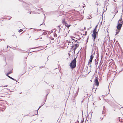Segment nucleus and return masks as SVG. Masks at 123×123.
Wrapping results in <instances>:
<instances>
[{
	"label": "nucleus",
	"instance_id": "1",
	"mask_svg": "<svg viewBox=\"0 0 123 123\" xmlns=\"http://www.w3.org/2000/svg\"><path fill=\"white\" fill-rule=\"evenodd\" d=\"M77 56L70 63L69 66L71 69L73 70L74 68H75L76 66V58Z\"/></svg>",
	"mask_w": 123,
	"mask_h": 123
},
{
	"label": "nucleus",
	"instance_id": "2",
	"mask_svg": "<svg viewBox=\"0 0 123 123\" xmlns=\"http://www.w3.org/2000/svg\"><path fill=\"white\" fill-rule=\"evenodd\" d=\"M122 15L121 16V18L119 20L117 23V29L120 30L122 27V25L123 24V21L122 17Z\"/></svg>",
	"mask_w": 123,
	"mask_h": 123
},
{
	"label": "nucleus",
	"instance_id": "3",
	"mask_svg": "<svg viewBox=\"0 0 123 123\" xmlns=\"http://www.w3.org/2000/svg\"><path fill=\"white\" fill-rule=\"evenodd\" d=\"M95 84L96 86H98L99 85V83L98 80L97 78H95L94 81Z\"/></svg>",
	"mask_w": 123,
	"mask_h": 123
},
{
	"label": "nucleus",
	"instance_id": "4",
	"mask_svg": "<svg viewBox=\"0 0 123 123\" xmlns=\"http://www.w3.org/2000/svg\"><path fill=\"white\" fill-rule=\"evenodd\" d=\"M97 35H98V32L93 31V33L92 35V37H96Z\"/></svg>",
	"mask_w": 123,
	"mask_h": 123
},
{
	"label": "nucleus",
	"instance_id": "5",
	"mask_svg": "<svg viewBox=\"0 0 123 123\" xmlns=\"http://www.w3.org/2000/svg\"><path fill=\"white\" fill-rule=\"evenodd\" d=\"M78 47V46H77V45H76L75 46V47L74 48L72 49V51H73V50H74V54H75V51L76 50V49H77Z\"/></svg>",
	"mask_w": 123,
	"mask_h": 123
},
{
	"label": "nucleus",
	"instance_id": "6",
	"mask_svg": "<svg viewBox=\"0 0 123 123\" xmlns=\"http://www.w3.org/2000/svg\"><path fill=\"white\" fill-rule=\"evenodd\" d=\"M92 59H90L88 61V64L89 65L90 64V67L91 66V64L92 61Z\"/></svg>",
	"mask_w": 123,
	"mask_h": 123
},
{
	"label": "nucleus",
	"instance_id": "7",
	"mask_svg": "<svg viewBox=\"0 0 123 123\" xmlns=\"http://www.w3.org/2000/svg\"><path fill=\"white\" fill-rule=\"evenodd\" d=\"M93 50H92V55H91L90 56V59H93V57H94V55H93L92 54V53L93 52Z\"/></svg>",
	"mask_w": 123,
	"mask_h": 123
},
{
	"label": "nucleus",
	"instance_id": "8",
	"mask_svg": "<svg viewBox=\"0 0 123 123\" xmlns=\"http://www.w3.org/2000/svg\"><path fill=\"white\" fill-rule=\"evenodd\" d=\"M47 94L46 96V97H47V95L49 92V90L48 89L46 90Z\"/></svg>",
	"mask_w": 123,
	"mask_h": 123
},
{
	"label": "nucleus",
	"instance_id": "9",
	"mask_svg": "<svg viewBox=\"0 0 123 123\" xmlns=\"http://www.w3.org/2000/svg\"><path fill=\"white\" fill-rule=\"evenodd\" d=\"M97 27H98V25H97L96 26L94 29L93 30V31L97 32Z\"/></svg>",
	"mask_w": 123,
	"mask_h": 123
},
{
	"label": "nucleus",
	"instance_id": "10",
	"mask_svg": "<svg viewBox=\"0 0 123 123\" xmlns=\"http://www.w3.org/2000/svg\"><path fill=\"white\" fill-rule=\"evenodd\" d=\"M120 31V30H118V29H117L116 30V34H115V35H116Z\"/></svg>",
	"mask_w": 123,
	"mask_h": 123
},
{
	"label": "nucleus",
	"instance_id": "11",
	"mask_svg": "<svg viewBox=\"0 0 123 123\" xmlns=\"http://www.w3.org/2000/svg\"><path fill=\"white\" fill-rule=\"evenodd\" d=\"M8 78H10V79L12 80H15V79H14L13 78H12V77H11L9 75H8Z\"/></svg>",
	"mask_w": 123,
	"mask_h": 123
},
{
	"label": "nucleus",
	"instance_id": "12",
	"mask_svg": "<svg viewBox=\"0 0 123 123\" xmlns=\"http://www.w3.org/2000/svg\"><path fill=\"white\" fill-rule=\"evenodd\" d=\"M103 112L102 113V114L105 113V106L103 107Z\"/></svg>",
	"mask_w": 123,
	"mask_h": 123
},
{
	"label": "nucleus",
	"instance_id": "13",
	"mask_svg": "<svg viewBox=\"0 0 123 123\" xmlns=\"http://www.w3.org/2000/svg\"><path fill=\"white\" fill-rule=\"evenodd\" d=\"M47 97H45V99H44V100L43 102V105H44V104L45 103V102H46V99H47Z\"/></svg>",
	"mask_w": 123,
	"mask_h": 123
},
{
	"label": "nucleus",
	"instance_id": "14",
	"mask_svg": "<svg viewBox=\"0 0 123 123\" xmlns=\"http://www.w3.org/2000/svg\"><path fill=\"white\" fill-rule=\"evenodd\" d=\"M25 5L27 7V9H28L29 8V5L26 3H25Z\"/></svg>",
	"mask_w": 123,
	"mask_h": 123
},
{
	"label": "nucleus",
	"instance_id": "15",
	"mask_svg": "<svg viewBox=\"0 0 123 123\" xmlns=\"http://www.w3.org/2000/svg\"><path fill=\"white\" fill-rule=\"evenodd\" d=\"M12 73V69L10 71L7 73L8 74H10Z\"/></svg>",
	"mask_w": 123,
	"mask_h": 123
},
{
	"label": "nucleus",
	"instance_id": "16",
	"mask_svg": "<svg viewBox=\"0 0 123 123\" xmlns=\"http://www.w3.org/2000/svg\"><path fill=\"white\" fill-rule=\"evenodd\" d=\"M62 23L64 25V24H65V22H66L65 21V19H64L63 20H62Z\"/></svg>",
	"mask_w": 123,
	"mask_h": 123
},
{
	"label": "nucleus",
	"instance_id": "17",
	"mask_svg": "<svg viewBox=\"0 0 123 123\" xmlns=\"http://www.w3.org/2000/svg\"><path fill=\"white\" fill-rule=\"evenodd\" d=\"M67 27V26H68V24L66 22H65V24H64Z\"/></svg>",
	"mask_w": 123,
	"mask_h": 123
},
{
	"label": "nucleus",
	"instance_id": "18",
	"mask_svg": "<svg viewBox=\"0 0 123 123\" xmlns=\"http://www.w3.org/2000/svg\"><path fill=\"white\" fill-rule=\"evenodd\" d=\"M93 41L94 42L96 38V37H93Z\"/></svg>",
	"mask_w": 123,
	"mask_h": 123
},
{
	"label": "nucleus",
	"instance_id": "19",
	"mask_svg": "<svg viewBox=\"0 0 123 123\" xmlns=\"http://www.w3.org/2000/svg\"><path fill=\"white\" fill-rule=\"evenodd\" d=\"M43 105V104H42L41 106H40L38 108V109L37 110V111H38V110L39 109L41 108L42 106Z\"/></svg>",
	"mask_w": 123,
	"mask_h": 123
},
{
	"label": "nucleus",
	"instance_id": "20",
	"mask_svg": "<svg viewBox=\"0 0 123 123\" xmlns=\"http://www.w3.org/2000/svg\"><path fill=\"white\" fill-rule=\"evenodd\" d=\"M23 31V30L22 29H20V30L18 31L19 32H21Z\"/></svg>",
	"mask_w": 123,
	"mask_h": 123
},
{
	"label": "nucleus",
	"instance_id": "21",
	"mask_svg": "<svg viewBox=\"0 0 123 123\" xmlns=\"http://www.w3.org/2000/svg\"><path fill=\"white\" fill-rule=\"evenodd\" d=\"M43 34L44 35H46L47 34V33L46 32H44L43 33Z\"/></svg>",
	"mask_w": 123,
	"mask_h": 123
},
{
	"label": "nucleus",
	"instance_id": "22",
	"mask_svg": "<svg viewBox=\"0 0 123 123\" xmlns=\"http://www.w3.org/2000/svg\"><path fill=\"white\" fill-rule=\"evenodd\" d=\"M76 45H77V44H74L73 45H72V46H73V47H74L75 46H76Z\"/></svg>",
	"mask_w": 123,
	"mask_h": 123
},
{
	"label": "nucleus",
	"instance_id": "23",
	"mask_svg": "<svg viewBox=\"0 0 123 123\" xmlns=\"http://www.w3.org/2000/svg\"><path fill=\"white\" fill-rule=\"evenodd\" d=\"M54 36L55 37H57V35L56 34H55L54 35Z\"/></svg>",
	"mask_w": 123,
	"mask_h": 123
},
{
	"label": "nucleus",
	"instance_id": "24",
	"mask_svg": "<svg viewBox=\"0 0 123 123\" xmlns=\"http://www.w3.org/2000/svg\"><path fill=\"white\" fill-rule=\"evenodd\" d=\"M88 39H89V37H88L87 38V40H86V43H87L88 42Z\"/></svg>",
	"mask_w": 123,
	"mask_h": 123
},
{
	"label": "nucleus",
	"instance_id": "25",
	"mask_svg": "<svg viewBox=\"0 0 123 123\" xmlns=\"http://www.w3.org/2000/svg\"><path fill=\"white\" fill-rule=\"evenodd\" d=\"M70 37H71V38H72L71 39H72V40H74V41H75V40H74V39H73V38H72V37H72L71 36H70Z\"/></svg>",
	"mask_w": 123,
	"mask_h": 123
},
{
	"label": "nucleus",
	"instance_id": "26",
	"mask_svg": "<svg viewBox=\"0 0 123 123\" xmlns=\"http://www.w3.org/2000/svg\"><path fill=\"white\" fill-rule=\"evenodd\" d=\"M106 9H107V8H106V10L105 11V10H104V11H103V12L102 13V14H103L104 13V12H105L106 10Z\"/></svg>",
	"mask_w": 123,
	"mask_h": 123
},
{
	"label": "nucleus",
	"instance_id": "27",
	"mask_svg": "<svg viewBox=\"0 0 123 123\" xmlns=\"http://www.w3.org/2000/svg\"><path fill=\"white\" fill-rule=\"evenodd\" d=\"M71 26V25H68V26H67V28H69L70 26Z\"/></svg>",
	"mask_w": 123,
	"mask_h": 123
},
{
	"label": "nucleus",
	"instance_id": "28",
	"mask_svg": "<svg viewBox=\"0 0 123 123\" xmlns=\"http://www.w3.org/2000/svg\"><path fill=\"white\" fill-rule=\"evenodd\" d=\"M96 42H94V43L93 44V46H94V44H96Z\"/></svg>",
	"mask_w": 123,
	"mask_h": 123
},
{
	"label": "nucleus",
	"instance_id": "29",
	"mask_svg": "<svg viewBox=\"0 0 123 123\" xmlns=\"http://www.w3.org/2000/svg\"><path fill=\"white\" fill-rule=\"evenodd\" d=\"M74 42H77V43H79L78 42H77V40L74 41Z\"/></svg>",
	"mask_w": 123,
	"mask_h": 123
},
{
	"label": "nucleus",
	"instance_id": "30",
	"mask_svg": "<svg viewBox=\"0 0 123 123\" xmlns=\"http://www.w3.org/2000/svg\"><path fill=\"white\" fill-rule=\"evenodd\" d=\"M103 117H100V118L101 119V120H103Z\"/></svg>",
	"mask_w": 123,
	"mask_h": 123
},
{
	"label": "nucleus",
	"instance_id": "31",
	"mask_svg": "<svg viewBox=\"0 0 123 123\" xmlns=\"http://www.w3.org/2000/svg\"><path fill=\"white\" fill-rule=\"evenodd\" d=\"M71 49H73V48L74 47H73V46H71Z\"/></svg>",
	"mask_w": 123,
	"mask_h": 123
},
{
	"label": "nucleus",
	"instance_id": "32",
	"mask_svg": "<svg viewBox=\"0 0 123 123\" xmlns=\"http://www.w3.org/2000/svg\"><path fill=\"white\" fill-rule=\"evenodd\" d=\"M70 52L69 53H68V55L69 56H70Z\"/></svg>",
	"mask_w": 123,
	"mask_h": 123
},
{
	"label": "nucleus",
	"instance_id": "33",
	"mask_svg": "<svg viewBox=\"0 0 123 123\" xmlns=\"http://www.w3.org/2000/svg\"><path fill=\"white\" fill-rule=\"evenodd\" d=\"M43 14H44V20H44V21H45V15L44 13H43Z\"/></svg>",
	"mask_w": 123,
	"mask_h": 123
},
{
	"label": "nucleus",
	"instance_id": "34",
	"mask_svg": "<svg viewBox=\"0 0 123 123\" xmlns=\"http://www.w3.org/2000/svg\"><path fill=\"white\" fill-rule=\"evenodd\" d=\"M9 74H8V73H7V74H6V76H7L8 77V75H8Z\"/></svg>",
	"mask_w": 123,
	"mask_h": 123
},
{
	"label": "nucleus",
	"instance_id": "35",
	"mask_svg": "<svg viewBox=\"0 0 123 123\" xmlns=\"http://www.w3.org/2000/svg\"><path fill=\"white\" fill-rule=\"evenodd\" d=\"M43 67H39V68H43Z\"/></svg>",
	"mask_w": 123,
	"mask_h": 123
},
{
	"label": "nucleus",
	"instance_id": "36",
	"mask_svg": "<svg viewBox=\"0 0 123 123\" xmlns=\"http://www.w3.org/2000/svg\"><path fill=\"white\" fill-rule=\"evenodd\" d=\"M87 34H86V33L85 34H84V35H86Z\"/></svg>",
	"mask_w": 123,
	"mask_h": 123
},
{
	"label": "nucleus",
	"instance_id": "37",
	"mask_svg": "<svg viewBox=\"0 0 123 123\" xmlns=\"http://www.w3.org/2000/svg\"><path fill=\"white\" fill-rule=\"evenodd\" d=\"M8 46L9 47H10V46H9L8 45H7V50H8Z\"/></svg>",
	"mask_w": 123,
	"mask_h": 123
},
{
	"label": "nucleus",
	"instance_id": "38",
	"mask_svg": "<svg viewBox=\"0 0 123 123\" xmlns=\"http://www.w3.org/2000/svg\"><path fill=\"white\" fill-rule=\"evenodd\" d=\"M58 27L59 29H60V25L58 26Z\"/></svg>",
	"mask_w": 123,
	"mask_h": 123
},
{
	"label": "nucleus",
	"instance_id": "39",
	"mask_svg": "<svg viewBox=\"0 0 123 123\" xmlns=\"http://www.w3.org/2000/svg\"><path fill=\"white\" fill-rule=\"evenodd\" d=\"M97 5L98 6V5H99V6H100V3L99 4H97Z\"/></svg>",
	"mask_w": 123,
	"mask_h": 123
},
{
	"label": "nucleus",
	"instance_id": "40",
	"mask_svg": "<svg viewBox=\"0 0 123 123\" xmlns=\"http://www.w3.org/2000/svg\"><path fill=\"white\" fill-rule=\"evenodd\" d=\"M100 64L99 65V66H100L101 64V62H100Z\"/></svg>",
	"mask_w": 123,
	"mask_h": 123
},
{
	"label": "nucleus",
	"instance_id": "41",
	"mask_svg": "<svg viewBox=\"0 0 123 123\" xmlns=\"http://www.w3.org/2000/svg\"><path fill=\"white\" fill-rule=\"evenodd\" d=\"M74 51H73V52H72V53H73V54H73V55H74Z\"/></svg>",
	"mask_w": 123,
	"mask_h": 123
},
{
	"label": "nucleus",
	"instance_id": "42",
	"mask_svg": "<svg viewBox=\"0 0 123 123\" xmlns=\"http://www.w3.org/2000/svg\"><path fill=\"white\" fill-rule=\"evenodd\" d=\"M103 58V56H102V55H101V60Z\"/></svg>",
	"mask_w": 123,
	"mask_h": 123
},
{
	"label": "nucleus",
	"instance_id": "43",
	"mask_svg": "<svg viewBox=\"0 0 123 123\" xmlns=\"http://www.w3.org/2000/svg\"><path fill=\"white\" fill-rule=\"evenodd\" d=\"M37 47H36L34 48H32V49H35V48H37Z\"/></svg>",
	"mask_w": 123,
	"mask_h": 123
},
{
	"label": "nucleus",
	"instance_id": "44",
	"mask_svg": "<svg viewBox=\"0 0 123 123\" xmlns=\"http://www.w3.org/2000/svg\"><path fill=\"white\" fill-rule=\"evenodd\" d=\"M79 43L77 44V46H78V47H79Z\"/></svg>",
	"mask_w": 123,
	"mask_h": 123
},
{
	"label": "nucleus",
	"instance_id": "45",
	"mask_svg": "<svg viewBox=\"0 0 123 123\" xmlns=\"http://www.w3.org/2000/svg\"><path fill=\"white\" fill-rule=\"evenodd\" d=\"M43 23H42V24H40V26L41 25H42V24H43Z\"/></svg>",
	"mask_w": 123,
	"mask_h": 123
},
{
	"label": "nucleus",
	"instance_id": "46",
	"mask_svg": "<svg viewBox=\"0 0 123 123\" xmlns=\"http://www.w3.org/2000/svg\"><path fill=\"white\" fill-rule=\"evenodd\" d=\"M14 80V81H16V82H17V80H16V79H15V80Z\"/></svg>",
	"mask_w": 123,
	"mask_h": 123
},
{
	"label": "nucleus",
	"instance_id": "47",
	"mask_svg": "<svg viewBox=\"0 0 123 123\" xmlns=\"http://www.w3.org/2000/svg\"><path fill=\"white\" fill-rule=\"evenodd\" d=\"M95 54V52H94V53H93V54L94 55Z\"/></svg>",
	"mask_w": 123,
	"mask_h": 123
},
{
	"label": "nucleus",
	"instance_id": "48",
	"mask_svg": "<svg viewBox=\"0 0 123 123\" xmlns=\"http://www.w3.org/2000/svg\"><path fill=\"white\" fill-rule=\"evenodd\" d=\"M25 66H26V62H25Z\"/></svg>",
	"mask_w": 123,
	"mask_h": 123
},
{
	"label": "nucleus",
	"instance_id": "49",
	"mask_svg": "<svg viewBox=\"0 0 123 123\" xmlns=\"http://www.w3.org/2000/svg\"><path fill=\"white\" fill-rule=\"evenodd\" d=\"M68 43H71V42L70 41H69Z\"/></svg>",
	"mask_w": 123,
	"mask_h": 123
},
{
	"label": "nucleus",
	"instance_id": "50",
	"mask_svg": "<svg viewBox=\"0 0 123 123\" xmlns=\"http://www.w3.org/2000/svg\"><path fill=\"white\" fill-rule=\"evenodd\" d=\"M80 39H81V38H80V39H78V40H80Z\"/></svg>",
	"mask_w": 123,
	"mask_h": 123
},
{
	"label": "nucleus",
	"instance_id": "51",
	"mask_svg": "<svg viewBox=\"0 0 123 123\" xmlns=\"http://www.w3.org/2000/svg\"><path fill=\"white\" fill-rule=\"evenodd\" d=\"M99 29H98V31H97V32H98V31H99Z\"/></svg>",
	"mask_w": 123,
	"mask_h": 123
},
{
	"label": "nucleus",
	"instance_id": "52",
	"mask_svg": "<svg viewBox=\"0 0 123 123\" xmlns=\"http://www.w3.org/2000/svg\"><path fill=\"white\" fill-rule=\"evenodd\" d=\"M118 12V11H117V12H116V13H117Z\"/></svg>",
	"mask_w": 123,
	"mask_h": 123
},
{
	"label": "nucleus",
	"instance_id": "53",
	"mask_svg": "<svg viewBox=\"0 0 123 123\" xmlns=\"http://www.w3.org/2000/svg\"><path fill=\"white\" fill-rule=\"evenodd\" d=\"M12 18V17H10V18H9V19H10L11 18Z\"/></svg>",
	"mask_w": 123,
	"mask_h": 123
},
{
	"label": "nucleus",
	"instance_id": "54",
	"mask_svg": "<svg viewBox=\"0 0 123 123\" xmlns=\"http://www.w3.org/2000/svg\"><path fill=\"white\" fill-rule=\"evenodd\" d=\"M59 29V30H61V28H60V29Z\"/></svg>",
	"mask_w": 123,
	"mask_h": 123
},
{
	"label": "nucleus",
	"instance_id": "55",
	"mask_svg": "<svg viewBox=\"0 0 123 123\" xmlns=\"http://www.w3.org/2000/svg\"><path fill=\"white\" fill-rule=\"evenodd\" d=\"M60 30H59V32H59H59H60Z\"/></svg>",
	"mask_w": 123,
	"mask_h": 123
},
{
	"label": "nucleus",
	"instance_id": "56",
	"mask_svg": "<svg viewBox=\"0 0 123 123\" xmlns=\"http://www.w3.org/2000/svg\"><path fill=\"white\" fill-rule=\"evenodd\" d=\"M109 85L108 86V88L109 89Z\"/></svg>",
	"mask_w": 123,
	"mask_h": 123
},
{
	"label": "nucleus",
	"instance_id": "57",
	"mask_svg": "<svg viewBox=\"0 0 123 123\" xmlns=\"http://www.w3.org/2000/svg\"><path fill=\"white\" fill-rule=\"evenodd\" d=\"M79 51H78V52L77 53V54H78L79 53Z\"/></svg>",
	"mask_w": 123,
	"mask_h": 123
},
{
	"label": "nucleus",
	"instance_id": "58",
	"mask_svg": "<svg viewBox=\"0 0 123 123\" xmlns=\"http://www.w3.org/2000/svg\"><path fill=\"white\" fill-rule=\"evenodd\" d=\"M122 70H121V71H122L123 70V68H122Z\"/></svg>",
	"mask_w": 123,
	"mask_h": 123
},
{
	"label": "nucleus",
	"instance_id": "59",
	"mask_svg": "<svg viewBox=\"0 0 123 123\" xmlns=\"http://www.w3.org/2000/svg\"><path fill=\"white\" fill-rule=\"evenodd\" d=\"M67 41V42H69V41H68H68Z\"/></svg>",
	"mask_w": 123,
	"mask_h": 123
},
{
	"label": "nucleus",
	"instance_id": "60",
	"mask_svg": "<svg viewBox=\"0 0 123 123\" xmlns=\"http://www.w3.org/2000/svg\"><path fill=\"white\" fill-rule=\"evenodd\" d=\"M85 28H86V27H84V29H85Z\"/></svg>",
	"mask_w": 123,
	"mask_h": 123
},
{
	"label": "nucleus",
	"instance_id": "61",
	"mask_svg": "<svg viewBox=\"0 0 123 123\" xmlns=\"http://www.w3.org/2000/svg\"><path fill=\"white\" fill-rule=\"evenodd\" d=\"M37 114H38V111H37Z\"/></svg>",
	"mask_w": 123,
	"mask_h": 123
},
{
	"label": "nucleus",
	"instance_id": "62",
	"mask_svg": "<svg viewBox=\"0 0 123 123\" xmlns=\"http://www.w3.org/2000/svg\"><path fill=\"white\" fill-rule=\"evenodd\" d=\"M51 85H49V86H51Z\"/></svg>",
	"mask_w": 123,
	"mask_h": 123
},
{
	"label": "nucleus",
	"instance_id": "63",
	"mask_svg": "<svg viewBox=\"0 0 123 123\" xmlns=\"http://www.w3.org/2000/svg\"><path fill=\"white\" fill-rule=\"evenodd\" d=\"M51 85H49V86H51Z\"/></svg>",
	"mask_w": 123,
	"mask_h": 123
},
{
	"label": "nucleus",
	"instance_id": "64",
	"mask_svg": "<svg viewBox=\"0 0 123 123\" xmlns=\"http://www.w3.org/2000/svg\"><path fill=\"white\" fill-rule=\"evenodd\" d=\"M20 50H22L21 49H19Z\"/></svg>",
	"mask_w": 123,
	"mask_h": 123
}]
</instances>
